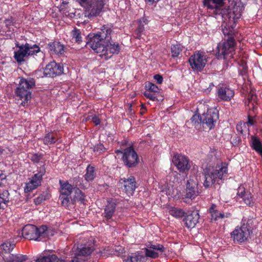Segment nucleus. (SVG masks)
<instances>
[{
    "instance_id": "nucleus-1",
    "label": "nucleus",
    "mask_w": 262,
    "mask_h": 262,
    "mask_svg": "<svg viewBox=\"0 0 262 262\" xmlns=\"http://www.w3.org/2000/svg\"><path fill=\"white\" fill-rule=\"evenodd\" d=\"M112 30L108 26H103L97 33L90 34L88 47L92 49L99 56L107 60L115 54H118L120 48L118 43H111Z\"/></svg>"
},
{
    "instance_id": "nucleus-2",
    "label": "nucleus",
    "mask_w": 262,
    "mask_h": 262,
    "mask_svg": "<svg viewBox=\"0 0 262 262\" xmlns=\"http://www.w3.org/2000/svg\"><path fill=\"white\" fill-rule=\"evenodd\" d=\"M227 174V165L221 163L216 166L215 168L210 169L205 172V181L204 186L206 188L211 186L217 180H222Z\"/></svg>"
},
{
    "instance_id": "nucleus-3",
    "label": "nucleus",
    "mask_w": 262,
    "mask_h": 262,
    "mask_svg": "<svg viewBox=\"0 0 262 262\" xmlns=\"http://www.w3.org/2000/svg\"><path fill=\"white\" fill-rule=\"evenodd\" d=\"M35 85V81L33 79L21 78L18 86L15 90V94L21 100H24L21 103L23 106L27 105L28 101L31 99V92L30 89Z\"/></svg>"
},
{
    "instance_id": "nucleus-4",
    "label": "nucleus",
    "mask_w": 262,
    "mask_h": 262,
    "mask_svg": "<svg viewBox=\"0 0 262 262\" xmlns=\"http://www.w3.org/2000/svg\"><path fill=\"white\" fill-rule=\"evenodd\" d=\"M76 1L83 8L85 14L89 18L99 15L104 5V2L103 0Z\"/></svg>"
},
{
    "instance_id": "nucleus-5",
    "label": "nucleus",
    "mask_w": 262,
    "mask_h": 262,
    "mask_svg": "<svg viewBox=\"0 0 262 262\" xmlns=\"http://www.w3.org/2000/svg\"><path fill=\"white\" fill-rule=\"evenodd\" d=\"M47 231V227L40 226L37 228L33 225H26L22 230V235L26 239L30 240H41L46 237Z\"/></svg>"
},
{
    "instance_id": "nucleus-6",
    "label": "nucleus",
    "mask_w": 262,
    "mask_h": 262,
    "mask_svg": "<svg viewBox=\"0 0 262 262\" xmlns=\"http://www.w3.org/2000/svg\"><path fill=\"white\" fill-rule=\"evenodd\" d=\"M15 45L18 50L14 52V57L17 62L20 63L25 60V57L40 52V48L36 45L32 46L27 43L19 46L18 42H16Z\"/></svg>"
},
{
    "instance_id": "nucleus-7",
    "label": "nucleus",
    "mask_w": 262,
    "mask_h": 262,
    "mask_svg": "<svg viewBox=\"0 0 262 262\" xmlns=\"http://www.w3.org/2000/svg\"><path fill=\"white\" fill-rule=\"evenodd\" d=\"M235 41L233 37H230L227 40L219 43L217 47L216 56L218 59H226L227 56H232L234 51Z\"/></svg>"
},
{
    "instance_id": "nucleus-8",
    "label": "nucleus",
    "mask_w": 262,
    "mask_h": 262,
    "mask_svg": "<svg viewBox=\"0 0 262 262\" xmlns=\"http://www.w3.org/2000/svg\"><path fill=\"white\" fill-rule=\"evenodd\" d=\"M46 172L45 164L43 163L39 168L38 172L34 174L30 179L29 181L26 184L24 188L25 192H30L35 189L41 185L42 177Z\"/></svg>"
},
{
    "instance_id": "nucleus-9",
    "label": "nucleus",
    "mask_w": 262,
    "mask_h": 262,
    "mask_svg": "<svg viewBox=\"0 0 262 262\" xmlns=\"http://www.w3.org/2000/svg\"><path fill=\"white\" fill-rule=\"evenodd\" d=\"M200 118V122L206 124L208 128L211 129L215 125V123L219 118L218 114L215 110L212 108L207 109L206 113H203L201 116L194 115L191 118V121H194L196 119Z\"/></svg>"
},
{
    "instance_id": "nucleus-10",
    "label": "nucleus",
    "mask_w": 262,
    "mask_h": 262,
    "mask_svg": "<svg viewBox=\"0 0 262 262\" xmlns=\"http://www.w3.org/2000/svg\"><path fill=\"white\" fill-rule=\"evenodd\" d=\"M224 9L227 10L226 12H223L221 13L220 15L222 18H225L226 19H228L236 23L237 19L241 18L244 7L241 2H238L235 3L233 6L232 9Z\"/></svg>"
},
{
    "instance_id": "nucleus-11",
    "label": "nucleus",
    "mask_w": 262,
    "mask_h": 262,
    "mask_svg": "<svg viewBox=\"0 0 262 262\" xmlns=\"http://www.w3.org/2000/svg\"><path fill=\"white\" fill-rule=\"evenodd\" d=\"M189 62L194 71H202L207 63L205 53L200 51L195 52L189 57Z\"/></svg>"
},
{
    "instance_id": "nucleus-12",
    "label": "nucleus",
    "mask_w": 262,
    "mask_h": 262,
    "mask_svg": "<svg viewBox=\"0 0 262 262\" xmlns=\"http://www.w3.org/2000/svg\"><path fill=\"white\" fill-rule=\"evenodd\" d=\"M59 185L60 188L59 199L61 201L62 205L67 207L70 204V201H72L71 194L73 187L67 181L62 180L59 181Z\"/></svg>"
},
{
    "instance_id": "nucleus-13",
    "label": "nucleus",
    "mask_w": 262,
    "mask_h": 262,
    "mask_svg": "<svg viewBox=\"0 0 262 262\" xmlns=\"http://www.w3.org/2000/svg\"><path fill=\"white\" fill-rule=\"evenodd\" d=\"M122 159L125 165L128 167H135L139 163L138 156L132 147H128L124 150Z\"/></svg>"
},
{
    "instance_id": "nucleus-14",
    "label": "nucleus",
    "mask_w": 262,
    "mask_h": 262,
    "mask_svg": "<svg viewBox=\"0 0 262 262\" xmlns=\"http://www.w3.org/2000/svg\"><path fill=\"white\" fill-rule=\"evenodd\" d=\"M243 220L242 225L241 227H237L231 233L234 240L239 243H242L246 240L250 234L248 225L245 224Z\"/></svg>"
},
{
    "instance_id": "nucleus-15",
    "label": "nucleus",
    "mask_w": 262,
    "mask_h": 262,
    "mask_svg": "<svg viewBox=\"0 0 262 262\" xmlns=\"http://www.w3.org/2000/svg\"><path fill=\"white\" fill-rule=\"evenodd\" d=\"M86 239H84L80 244H78L75 251V255L76 256H86L90 255L94 250L93 240H89L88 242ZM75 247L74 249H75Z\"/></svg>"
},
{
    "instance_id": "nucleus-16",
    "label": "nucleus",
    "mask_w": 262,
    "mask_h": 262,
    "mask_svg": "<svg viewBox=\"0 0 262 262\" xmlns=\"http://www.w3.org/2000/svg\"><path fill=\"white\" fill-rule=\"evenodd\" d=\"M204 4L208 9L212 10L215 15L227 11L224 9V0H204Z\"/></svg>"
},
{
    "instance_id": "nucleus-17",
    "label": "nucleus",
    "mask_w": 262,
    "mask_h": 262,
    "mask_svg": "<svg viewBox=\"0 0 262 262\" xmlns=\"http://www.w3.org/2000/svg\"><path fill=\"white\" fill-rule=\"evenodd\" d=\"M146 248H145V255L147 257L152 258H157L159 253L164 251V247L162 245L159 244H154L149 242L146 244Z\"/></svg>"
},
{
    "instance_id": "nucleus-18",
    "label": "nucleus",
    "mask_w": 262,
    "mask_h": 262,
    "mask_svg": "<svg viewBox=\"0 0 262 262\" xmlns=\"http://www.w3.org/2000/svg\"><path fill=\"white\" fill-rule=\"evenodd\" d=\"M172 162L178 169L181 172L188 171L190 165L188 159L184 156L181 155H176L173 156Z\"/></svg>"
},
{
    "instance_id": "nucleus-19",
    "label": "nucleus",
    "mask_w": 262,
    "mask_h": 262,
    "mask_svg": "<svg viewBox=\"0 0 262 262\" xmlns=\"http://www.w3.org/2000/svg\"><path fill=\"white\" fill-rule=\"evenodd\" d=\"M63 71L62 66L55 61H52L46 66L43 72L46 76L53 77L61 75Z\"/></svg>"
},
{
    "instance_id": "nucleus-20",
    "label": "nucleus",
    "mask_w": 262,
    "mask_h": 262,
    "mask_svg": "<svg viewBox=\"0 0 262 262\" xmlns=\"http://www.w3.org/2000/svg\"><path fill=\"white\" fill-rule=\"evenodd\" d=\"M201 193V189L198 187V182L193 179L187 181L186 194L187 198L194 199Z\"/></svg>"
},
{
    "instance_id": "nucleus-21",
    "label": "nucleus",
    "mask_w": 262,
    "mask_h": 262,
    "mask_svg": "<svg viewBox=\"0 0 262 262\" xmlns=\"http://www.w3.org/2000/svg\"><path fill=\"white\" fill-rule=\"evenodd\" d=\"M119 183L123 185L124 190L128 196L132 195L136 188L135 178L130 176L128 178L121 179Z\"/></svg>"
},
{
    "instance_id": "nucleus-22",
    "label": "nucleus",
    "mask_w": 262,
    "mask_h": 262,
    "mask_svg": "<svg viewBox=\"0 0 262 262\" xmlns=\"http://www.w3.org/2000/svg\"><path fill=\"white\" fill-rule=\"evenodd\" d=\"M217 95L222 100L229 101L234 96V92L226 85H219L217 88Z\"/></svg>"
},
{
    "instance_id": "nucleus-23",
    "label": "nucleus",
    "mask_w": 262,
    "mask_h": 262,
    "mask_svg": "<svg viewBox=\"0 0 262 262\" xmlns=\"http://www.w3.org/2000/svg\"><path fill=\"white\" fill-rule=\"evenodd\" d=\"M223 23L222 25V32L225 35H232L234 33V28L236 23L222 18Z\"/></svg>"
},
{
    "instance_id": "nucleus-24",
    "label": "nucleus",
    "mask_w": 262,
    "mask_h": 262,
    "mask_svg": "<svg viewBox=\"0 0 262 262\" xmlns=\"http://www.w3.org/2000/svg\"><path fill=\"white\" fill-rule=\"evenodd\" d=\"M117 205V201L111 199L108 201L107 205L104 209V217L108 220L112 218L115 211Z\"/></svg>"
},
{
    "instance_id": "nucleus-25",
    "label": "nucleus",
    "mask_w": 262,
    "mask_h": 262,
    "mask_svg": "<svg viewBox=\"0 0 262 262\" xmlns=\"http://www.w3.org/2000/svg\"><path fill=\"white\" fill-rule=\"evenodd\" d=\"M200 215L197 211H193L185 219V224L188 228H194L198 223Z\"/></svg>"
},
{
    "instance_id": "nucleus-26",
    "label": "nucleus",
    "mask_w": 262,
    "mask_h": 262,
    "mask_svg": "<svg viewBox=\"0 0 262 262\" xmlns=\"http://www.w3.org/2000/svg\"><path fill=\"white\" fill-rule=\"evenodd\" d=\"M48 50L51 54L62 55L64 52V47L59 42H53L48 45Z\"/></svg>"
},
{
    "instance_id": "nucleus-27",
    "label": "nucleus",
    "mask_w": 262,
    "mask_h": 262,
    "mask_svg": "<svg viewBox=\"0 0 262 262\" xmlns=\"http://www.w3.org/2000/svg\"><path fill=\"white\" fill-rule=\"evenodd\" d=\"M27 259V256L22 254H10L8 257H4L6 262H22Z\"/></svg>"
},
{
    "instance_id": "nucleus-28",
    "label": "nucleus",
    "mask_w": 262,
    "mask_h": 262,
    "mask_svg": "<svg viewBox=\"0 0 262 262\" xmlns=\"http://www.w3.org/2000/svg\"><path fill=\"white\" fill-rule=\"evenodd\" d=\"M146 19L144 18H142V19H140L139 20V24L137 29L135 31V35L136 37L138 39H140L142 38V35L144 34V25L146 24Z\"/></svg>"
},
{
    "instance_id": "nucleus-29",
    "label": "nucleus",
    "mask_w": 262,
    "mask_h": 262,
    "mask_svg": "<svg viewBox=\"0 0 262 262\" xmlns=\"http://www.w3.org/2000/svg\"><path fill=\"white\" fill-rule=\"evenodd\" d=\"M216 206L212 205L210 208V212L211 215V220H217L219 219H223L225 217H227L228 215H225L224 213L219 212L216 209Z\"/></svg>"
},
{
    "instance_id": "nucleus-30",
    "label": "nucleus",
    "mask_w": 262,
    "mask_h": 262,
    "mask_svg": "<svg viewBox=\"0 0 262 262\" xmlns=\"http://www.w3.org/2000/svg\"><path fill=\"white\" fill-rule=\"evenodd\" d=\"M251 146L255 151L262 155V145L258 139L254 137H252Z\"/></svg>"
},
{
    "instance_id": "nucleus-31",
    "label": "nucleus",
    "mask_w": 262,
    "mask_h": 262,
    "mask_svg": "<svg viewBox=\"0 0 262 262\" xmlns=\"http://www.w3.org/2000/svg\"><path fill=\"white\" fill-rule=\"evenodd\" d=\"M95 168L89 165L86 168V172L84 175L85 179L87 181H92L95 178Z\"/></svg>"
},
{
    "instance_id": "nucleus-32",
    "label": "nucleus",
    "mask_w": 262,
    "mask_h": 262,
    "mask_svg": "<svg viewBox=\"0 0 262 262\" xmlns=\"http://www.w3.org/2000/svg\"><path fill=\"white\" fill-rule=\"evenodd\" d=\"M183 47L179 43L172 45L171 47V52L172 57H177L182 51Z\"/></svg>"
},
{
    "instance_id": "nucleus-33",
    "label": "nucleus",
    "mask_w": 262,
    "mask_h": 262,
    "mask_svg": "<svg viewBox=\"0 0 262 262\" xmlns=\"http://www.w3.org/2000/svg\"><path fill=\"white\" fill-rule=\"evenodd\" d=\"M143 258V256L138 252L127 256L126 260L129 262H141Z\"/></svg>"
},
{
    "instance_id": "nucleus-34",
    "label": "nucleus",
    "mask_w": 262,
    "mask_h": 262,
    "mask_svg": "<svg viewBox=\"0 0 262 262\" xmlns=\"http://www.w3.org/2000/svg\"><path fill=\"white\" fill-rule=\"evenodd\" d=\"M169 213L174 217L179 218L184 215V212L183 210L175 207H170L169 209Z\"/></svg>"
},
{
    "instance_id": "nucleus-35",
    "label": "nucleus",
    "mask_w": 262,
    "mask_h": 262,
    "mask_svg": "<svg viewBox=\"0 0 262 262\" xmlns=\"http://www.w3.org/2000/svg\"><path fill=\"white\" fill-rule=\"evenodd\" d=\"M162 191H165L167 195L169 196L174 199L179 198V192L178 189L173 188L172 187L169 186L167 189L166 190H164V189L163 188Z\"/></svg>"
},
{
    "instance_id": "nucleus-36",
    "label": "nucleus",
    "mask_w": 262,
    "mask_h": 262,
    "mask_svg": "<svg viewBox=\"0 0 262 262\" xmlns=\"http://www.w3.org/2000/svg\"><path fill=\"white\" fill-rule=\"evenodd\" d=\"M56 259V256L54 254L45 256H41L37 258L35 262H54Z\"/></svg>"
},
{
    "instance_id": "nucleus-37",
    "label": "nucleus",
    "mask_w": 262,
    "mask_h": 262,
    "mask_svg": "<svg viewBox=\"0 0 262 262\" xmlns=\"http://www.w3.org/2000/svg\"><path fill=\"white\" fill-rule=\"evenodd\" d=\"M72 39L75 42L80 43L82 41V37L81 32L79 30L75 28L71 32Z\"/></svg>"
},
{
    "instance_id": "nucleus-38",
    "label": "nucleus",
    "mask_w": 262,
    "mask_h": 262,
    "mask_svg": "<svg viewBox=\"0 0 262 262\" xmlns=\"http://www.w3.org/2000/svg\"><path fill=\"white\" fill-rule=\"evenodd\" d=\"M85 200V196L84 194L80 190H77L75 192V195L72 201L74 202L78 201L80 203H84Z\"/></svg>"
},
{
    "instance_id": "nucleus-39",
    "label": "nucleus",
    "mask_w": 262,
    "mask_h": 262,
    "mask_svg": "<svg viewBox=\"0 0 262 262\" xmlns=\"http://www.w3.org/2000/svg\"><path fill=\"white\" fill-rule=\"evenodd\" d=\"M15 246L14 242H6L2 244V248L5 252H9L13 249Z\"/></svg>"
},
{
    "instance_id": "nucleus-40",
    "label": "nucleus",
    "mask_w": 262,
    "mask_h": 262,
    "mask_svg": "<svg viewBox=\"0 0 262 262\" xmlns=\"http://www.w3.org/2000/svg\"><path fill=\"white\" fill-rule=\"evenodd\" d=\"M243 200L245 203L249 206H253L254 204V199L250 192L247 193V194L243 198Z\"/></svg>"
},
{
    "instance_id": "nucleus-41",
    "label": "nucleus",
    "mask_w": 262,
    "mask_h": 262,
    "mask_svg": "<svg viewBox=\"0 0 262 262\" xmlns=\"http://www.w3.org/2000/svg\"><path fill=\"white\" fill-rule=\"evenodd\" d=\"M9 193L7 190H4L0 193V204H7L9 201Z\"/></svg>"
},
{
    "instance_id": "nucleus-42",
    "label": "nucleus",
    "mask_w": 262,
    "mask_h": 262,
    "mask_svg": "<svg viewBox=\"0 0 262 262\" xmlns=\"http://www.w3.org/2000/svg\"><path fill=\"white\" fill-rule=\"evenodd\" d=\"M145 87L147 89V91H150V92H153L155 94L159 92V88L152 83L148 82L146 84Z\"/></svg>"
},
{
    "instance_id": "nucleus-43",
    "label": "nucleus",
    "mask_w": 262,
    "mask_h": 262,
    "mask_svg": "<svg viewBox=\"0 0 262 262\" xmlns=\"http://www.w3.org/2000/svg\"><path fill=\"white\" fill-rule=\"evenodd\" d=\"M43 142L45 144H53L55 142L54 137L52 134H47L43 139Z\"/></svg>"
},
{
    "instance_id": "nucleus-44",
    "label": "nucleus",
    "mask_w": 262,
    "mask_h": 262,
    "mask_svg": "<svg viewBox=\"0 0 262 262\" xmlns=\"http://www.w3.org/2000/svg\"><path fill=\"white\" fill-rule=\"evenodd\" d=\"M247 193H249L248 191H246L245 188L243 186H240L238 189L237 194L241 198H243L247 194Z\"/></svg>"
},
{
    "instance_id": "nucleus-45",
    "label": "nucleus",
    "mask_w": 262,
    "mask_h": 262,
    "mask_svg": "<svg viewBox=\"0 0 262 262\" xmlns=\"http://www.w3.org/2000/svg\"><path fill=\"white\" fill-rule=\"evenodd\" d=\"M31 160L34 163H42V156L40 155L33 154L31 156Z\"/></svg>"
},
{
    "instance_id": "nucleus-46",
    "label": "nucleus",
    "mask_w": 262,
    "mask_h": 262,
    "mask_svg": "<svg viewBox=\"0 0 262 262\" xmlns=\"http://www.w3.org/2000/svg\"><path fill=\"white\" fill-rule=\"evenodd\" d=\"M144 96L149 99L152 100V101H156L157 100V98L156 96L155 93H152V92H150V91H146L144 93Z\"/></svg>"
},
{
    "instance_id": "nucleus-47",
    "label": "nucleus",
    "mask_w": 262,
    "mask_h": 262,
    "mask_svg": "<svg viewBox=\"0 0 262 262\" xmlns=\"http://www.w3.org/2000/svg\"><path fill=\"white\" fill-rule=\"evenodd\" d=\"M105 148L102 144H98L94 147V151L99 152L100 153L103 152L105 151Z\"/></svg>"
},
{
    "instance_id": "nucleus-48",
    "label": "nucleus",
    "mask_w": 262,
    "mask_h": 262,
    "mask_svg": "<svg viewBox=\"0 0 262 262\" xmlns=\"http://www.w3.org/2000/svg\"><path fill=\"white\" fill-rule=\"evenodd\" d=\"M154 78L158 84H161L163 80L162 76L159 74L155 75Z\"/></svg>"
},
{
    "instance_id": "nucleus-49",
    "label": "nucleus",
    "mask_w": 262,
    "mask_h": 262,
    "mask_svg": "<svg viewBox=\"0 0 262 262\" xmlns=\"http://www.w3.org/2000/svg\"><path fill=\"white\" fill-rule=\"evenodd\" d=\"M92 121L95 123L96 125H98L100 123L99 118L96 115L93 116L92 118Z\"/></svg>"
},
{
    "instance_id": "nucleus-50",
    "label": "nucleus",
    "mask_w": 262,
    "mask_h": 262,
    "mask_svg": "<svg viewBox=\"0 0 262 262\" xmlns=\"http://www.w3.org/2000/svg\"><path fill=\"white\" fill-rule=\"evenodd\" d=\"M213 86V84L212 83H210L209 84V86L207 89H205V91L207 93L209 92Z\"/></svg>"
},
{
    "instance_id": "nucleus-51",
    "label": "nucleus",
    "mask_w": 262,
    "mask_h": 262,
    "mask_svg": "<svg viewBox=\"0 0 262 262\" xmlns=\"http://www.w3.org/2000/svg\"><path fill=\"white\" fill-rule=\"evenodd\" d=\"M248 123L252 125L254 124V122L252 118L249 117Z\"/></svg>"
},
{
    "instance_id": "nucleus-52",
    "label": "nucleus",
    "mask_w": 262,
    "mask_h": 262,
    "mask_svg": "<svg viewBox=\"0 0 262 262\" xmlns=\"http://www.w3.org/2000/svg\"><path fill=\"white\" fill-rule=\"evenodd\" d=\"M159 0H147V1L150 3V4H153V3H157Z\"/></svg>"
},
{
    "instance_id": "nucleus-53",
    "label": "nucleus",
    "mask_w": 262,
    "mask_h": 262,
    "mask_svg": "<svg viewBox=\"0 0 262 262\" xmlns=\"http://www.w3.org/2000/svg\"><path fill=\"white\" fill-rule=\"evenodd\" d=\"M79 260L77 256H75L72 260V262H78Z\"/></svg>"
},
{
    "instance_id": "nucleus-54",
    "label": "nucleus",
    "mask_w": 262,
    "mask_h": 262,
    "mask_svg": "<svg viewBox=\"0 0 262 262\" xmlns=\"http://www.w3.org/2000/svg\"><path fill=\"white\" fill-rule=\"evenodd\" d=\"M54 262H65V261L62 259H58L56 256V259L55 260Z\"/></svg>"
},
{
    "instance_id": "nucleus-55",
    "label": "nucleus",
    "mask_w": 262,
    "mask_h": 262,
    "mask_svg": "<svg viewBox=\"0 0 262 262\" xmlns=\"http://www.w3.org/2000/svg\"><path fill=\"white\" fill-rule=\"evenodd\" d=\"M68 3V2H67V1H66L64 0H62V4L63 5H65L67 4Z\"/></svg>"
},
{
    "instance_id": "nucleus-56",
    "label": "nucleus",
    "mask_w": 262,
    "mask_h": 262,
    "mask_svg": "<svg viewBox=\"0 0 262 262\" xmlns=\"http://www.w3.org/2000/svg\"><path fill=\"white\" fill-rule=\"evenodd\" d=\"M116 152L117 153H120V152L121 153L122 152L120 150H116Z\"/></svg>"
},
{
    "instance_id": "nucleus-57",
    "label": "nucleus",
    "mask_w": 262,
    "mask_h": 262,
    "mask_svg": "<svg viewBox=\"0 0 262 262\" xmlns=\"http://www.w3.org/2000/svg\"><path fill=\"white\" fill-rule=\"evenodd\" d=\"M2 151H1V149L0 148V154L1 153Z\"/></svg>"
}]
</instances>
